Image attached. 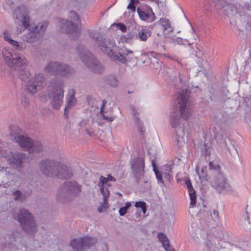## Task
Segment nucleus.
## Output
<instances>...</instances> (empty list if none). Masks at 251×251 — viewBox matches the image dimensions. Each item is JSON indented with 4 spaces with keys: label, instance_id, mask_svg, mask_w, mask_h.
<instances>
[{
    "label": "nucleus",
    "instance_id": "obj_1",
    "mask_svg": "<svg viewBox=\"0 0 251 251\" xmlns=\"http://www.w3.org/2000/svg\"><path fill=\"white\" fill-rule=\"evenodd\" d=\"M1 54L7 67L17 71L20 79L25 82V87L26 92L33 94L44 87L45 79L43 74H36L34 77H30L31 74L26 69L27 60L25 56L14 53L9 47L3 48L1 50Z\"/></svg>",
    "mask_w": 251,
    "mask_h": 251
},
{
    "label": "nucleus",
    "instance_id": "obj_2",
    "mask_svg": "<svg viewBox=\"0 0 251 251\" xmlns=\"http://www.w3.org/2000/svg\"><path fill=\"white\" fill-rule=\"evenodd\" d=\"M13 17L15 19V22L19 24V25L20 24H21V26L17 28V34L22 33L29 27V32L24 34L22 37L24 41L28 43L37 41L45 32L48 26V23L44 21L39 23L34 27H29L30 19L29 10L24 5H21L14 10Z\"/></svg>",
    "mask_w": 251,
    "mask_h": 251
},
{
    "label": "nucleus",
    "instance_id": "obj_3",
    "mask_svg": "<svg viewBox=\"0 0 251 251\" xmlns=\"http://www.w3.org/2000/svg\"><path fill=\"white\" fill-rule=\"evenodd\" d=\"M175 103L176 107L179 109V114H172L170 123L176 133L177 141L179 142V138H182L185 133L189 130L191 125L189 119L192 115V110L187 95L183 94V91L177 96Z\"/></svg>",
    "mask_w": 251,
    "mask_h": 251
},
{
    "label": "nucleus",
    "instance_id": "obj_4",
    "mask_svg": "<svg viewBox=\"0 0 251 251\" xmlns=\"http://www.w3.org/2000/svg\"><path fill=\"white\" fill-rule=\"evenodd\" d=\"M12 140L17 143L25 151L37 153L43 150V146L38 141L33 140L21 133V129L17 126L10 127Z\"/></svg>",
    "mask_w": 251,
    "mask_h": 251
},
{
    "label": "nucleus",
    "instance_id": "obj_5",
    "mask_svg": "<svg viewBox=\"0 0 251 251\" xmlns=\"http://www.w3.org/2000/svg\"><path fill=\"white\" fill-rule=\"evenodd\" d=\"M81 192V186L75 181H68L58 189L56 198L61 203L68 202L71 197L76 196Z\"/></svg>",
    "mask_w": 251,
    "mask_h": 251
},
{
    "label": "nucleus",
    "instance_id": "obj_6",
    "mask_svg": "<svg viewBox=\"0 0 251 251\" xmlns=\"http://www.w3.org/2000/svg\"><path fill=\"white\" fill-rule=\"evenodd\" d=\"M97 42L100 50L105 52L111 59L118 61L123 64L126 62L127 60L124 55L113 51V48L116 44L112 38L107 37L98 38Z\"/></svg>",
    "mask_w": 251,
    "mask_h": 251
},
{
    "label": "nucleus",
    "instance_id": "obj_7",
    "mask_svg": "<svg viewBox=\"0 0 251 251\" xmlns=\"http://www.w3.org/2000/svg\"><path fill=\"white\" fill-rule=\"evenodd\" d=\"M52 88L49 94L51 107L54 109H59L63 102V82L62 80L54 79L50 82Z\"/></svg>",
    "mask_w": 251,
    "mask_h": 251
},
{
    "label": "nucleus",
    "instance_id": "obj_8",
    "mask_svg": "<svg viewBox=\"0 0 251 251\" xmlns=\"http://www.w3.org/2000/svg\"><path fill=\"white\" fill-rule=\"evenodd\" d=\"M76 50L82 61L88 68L98 73L103 71L102 64L95 58L91 53L86 50L83 46H78Z\"/></svg>",
    "mask_w": 251,
    "mask_h": 251
},
{
    "label": "nucleus",
    "instance_id": "obj_9",
    "mask_svg": "<svg viewBox=\"0 0 251 251\" xmlns=\"http://www.w3.org/2000/svg\"><path fill=\"white\" fill-rule=\"evenodd\" d=\"M17 220L26 232L32 234L36 231L35 221L28 210L24 208L20 209L18 214Z\"/></svg>",
    "mask_w": 251,
    "mask_h": 251
},
{
    "label": "nucleus",
    "instance_id": "obj_10",
    "mask_svg": "<svg viewBox=\"0 0 251 251\" xmlns=\"http://www.w3.org/2000/svg\"><path fill=\"white\" fill-rule=\"evenodd\" d=\"M211 185L220 193L231 192L233 189L228 183L227 179L221 172H218L211 182Z\"/></svg>",
    "mask_w": 251,
    "mask_h": 251
},
{
    "label": "nucleus",
    "instance_id": "obj_11",
    "mask_svg": "<svg viewBox=\"0 0 251 251\" xmlns=\"http://www.w3.org/2000/svg\"><path fill=\"white\" fill-rule=\"evenodd\" d=\"M59 162L52 159H45L39 163V168L41 172L49 177H54L58 173Z\"/></svg>",
    "mask_w": 251,
    "mask_h": 251
},
{
    "label": "nucleus",
    "instance_id": "obj_12",
    "mask_svg": "<svg viewBox=\"0 0 251 251\" xmlns=\"http://www.w3.org/2000/svg\"><path fill=\"white\" fill-rule=\"evenodd\" d=\"M96 242L95 238L84 236L74 239L70 242V246L76 251H81L93 246Z\"/></svg>",
    "mask_w": 251,
    "mask_h": 251
},
{
    "label": "nucleus",
    "instance_id": "obj_13",
    "mask_svg": "<svg viewBox=\"0 0 251 251\" xmlns=\"http://www.w3.org/2000/svg\"><path fill=\"white\" fill-rule=\"evenodd\" d=\"M145 161L143 157L134 158L131 162V168L137 183L144 176Z\"/></svg>",
    "mask_w": 251,
    "mask_h": 251
},
{
    "label": "nucleus",
    "instance_id": "obj_14",
    "mask_svg": "<svg viewBox=\"0 0 251 251\" xmlns=\"http://www.w3.org/2000/svg\"><path fill=\"white\" fill-rule=\"evenodd\" d=\"M137 13L141 21L147 23H152L156 19V17L152 9L148 5L138 6Z\"/></svg>",
    "mask_w": 251,
    "mask_h": 251
},
{
    "label": "nucleus",
    "instance_id": "obj_15",
    "mask_svg": "<svg viewBox=\"0 0 251 251\" xmlns=\"http://www.w3.org/2000/svg\"><path fill=\"white\" fill-rule=\"evenodd\" d=\"M25 159V154L19 151L10 152L7 156L8 163L17 169L23 168Z\"/></svg>",
    "mask_w": 251,
    "mask_h": 251
},
{
    "label": "nucleus",
    "instance_id": "obj_16",
    "mask_svg": "<svg viewBox=\"0 0 251 251\" xmlns=\"http://www.w3.org/2000/svg\"><path fill=\"white\" fill-rule=\"evenodd\" d=\"M60 26L62 28H65L68 34H72L74 38L77 37L80 34V29L72 21L65 19L59 20Z\"/></svg>",
    "mask_w": 251,
    "mask_h": 251
},
{
    "label": "nucleus",
    "instance_id": "obj_17",
    "mask_svg": "<svg viewBox=\"0 0 251 251\" xmlns=\"http://www.w3.org/2000/svg\"><path fill=\"white\" fill-rule=\"evenodd\" d=\"M58 173L55 176H58L62 178L68 179L71 177L72 173L71 169L67 166L59 162Z\"/></svg>",
    "mask_w": 251,
    "mask_h": 251
},
{
    "label": "nucleus",
    "instance_id": "obj_18",
    "mask_svg": "<svg viewBox=\"0 0 251 251\" xmlns=\"http://www.w3.org/2000/svg\"><path fill=\"white\" fill-rule=\"evenodd\" d=\"M21 239V234L17 232H13L5 236V240L9 244V250L11 251L12 249H15L14 242H16Z\"/></svg>",
    "mask_w": 251,
    "mask_h": 251
},
{
    "label": "nucleus",
    "instance_id": "obj_19",
    "mask_svg": "<svg viewBox=\"0 0 251 251\" xmlns=\"http://www.w3.org/2000/svg\"><path fill=\"white\" fill-rule=\"evenodd\" d=\"M75 92L73 89L72 92H69L67 97L66 105L64 108V114L67 115V114L69 110V109L74 106L76 103V100L75 97Z\"/></svg>",
    "mask_w": 251,
    "mask_h": 251
},
{
    "label": "nucleus",
    "instance_id": "obj_20",
    "mask_svg": "<svg viewBox=\"0 0 251 251\" xmlns=\"http://www.w3.org/2000/svg\"><path fill=\"white\" fill-rule=\"evenodd\" d=\"M74 70L70 66L64 63H59L57 75L68 76L74 73Z\"/></svg>",
    "mask_w": 251,
    "mask_h": 251
},
{
    "label": "nucleus",
    "instance_id": "obj_21",
    "mask_svg": "<svg viewBox=\"0 0 251 251\" xmlns=\"http://www.w3.org/2000/svg\"><path fill=\"white\" fill-rule=\"evenodd\" d=\"M158 237L166 251H175L170 246L168 237L163 233H159Z\"/></svg>",
    "mask_w": 251,
    "mask_h": 251
},
{
    "label": "nucleus",
    "instance_id": "obj_22",
    "mask_svg": "<svg viewBox=\"0 0 251 251\" xmlns=\"http://www.w3.org/2000/svg\"><path fill=\"white\" fill-rule=\"evenodd\" d=\"M59 62H50L44 67V71L48 73L57 75Z\"/></svg>",
    "mask_w": 251,
    "mask_h": 251
},
{
    "label": "nucleus",
    "instance_id": "obj_23",
    "mask_svg": "<svg viewBox=\"0 0 251 251\" xmlns=\"http://www.w3.org/2000/svg\"><path fill=\"white\" fill-rule=\"evenodd\" d=\"M9 44L13 47V49L11 48L14 53H16L20 55L19 53L17 52V51H22L26 47L25 44L21 42H18L16 40H10ZM10 49V48H9Z\"/></svg>",
    "mask_w": 251,
    "mask_h": 251
},
{
    "label": "nucleus",
    "instance_id": "obj_24",
    "mask_svg": "<svg viewBox=\"0 0 251 251\" xmlns=\"http://www.w3.org/2000/svg\"><path fill=\"white\" fill-rule=\"evenodd\" d=\"M151 35V31L148 28H142L140 29L137 35L139 39L142 41H146L148 37Z\"/></svg>",
    "mask_w": 251,
    "mask_h": 251
},
{
    "label": "nucleus",
    "instance_id": "obj_25",
    "mask_svg": "<svg viewBox=\"0 0 251 251\" xmlns=\"http://www.w3.org/2000/svg\"><path fill=\"white\" fill-rule=\"evenodd\" d=\"M105 101L103 100L100 106V113L103 119L107 122H112L113 120V117L111 113L104 111Z\"/></svg>",
    "mask_w": 251,
    "mask_h": 251
},
{
    "label": "nucleus",
    "instance_id": "obj_26",
    "mask_svg": "<svg viewBox=\"0 0 251 251\" xmlns=\"http://www.w3.org/2000/svg\"><path fill=\"white\" fill-rule=\"evenodd\" d=\"M159 22L163 27L164 30H169L170 31H173V28L171 27V24L168 19L162 18L159 20Z\"/></svg>",
    "mask_w": 251,
    "mask_h": 251
},
{
    "label": "nucleus",
    "instance_id": "obj_27",
    "mask_svg": "<svg viewBox=\"0 0 251 251\" xmlns=\"http://www.w3.org/2000/svg\"><path fill=\"white\" fill-rule=\"evenodd\" d=\"M100 192L103 196V204L101 206L102 207H104V208H106V207L105 206V204L107 203V200L109 198V192L107 188L105 187L104 186H100Z\"/></svg>",
    "mask_w": 251,
    "mask_h": 251
},
{
    "label": "nucleus",
    "instance_id": "obj_28",
    "mask_svg": "<svg viewBox=\"0 0 251 251\" xmlns=\"http://www.w3.org/2000/svg\"><path fill=\"white\" fill-rule=\"evenodd\" d=\"M107 83L108 85L113 87H116L119 84V81L115 75H109L107 79Z\"/></svg>",
    "mask_w": 251,
    "mask_h": 251
},
{
    "label": "nucleus",
    "instance_id": "obj_29",
    "mask_svg": "<svg viewBox=\"0 0 251 251\" xmlns=\"http://www.w3.org/2000/svg\"><path fill=\"white\" fill-rule=\"evenodd\" d=\"M151 164L153 167V171L154 172L156 178L162 184L164 183V181L162 176L161 174L158 171L156 166V162L155 160L153 159L151 160Z\"/></svg>",
    "mask_w": 251,
    "mask_h": 251
},
{
    "label": "nucleus",
    "instance_id": "obj_30",
    "mask_svg": "<svg viewBox=\"0 0 251 251\" xmlns=\"http://www.w3.org/2000/svg\"><path fill=\"white\" fill-rule=\"evenodd\" d=\"M14 200L17 201H24L26 197L25 194L22 193L19 190H16L13 193Z\"/></svg>",
    "mask_w": 251,
    "mask_h": 251
},
{
    "label": "nucleus",
    "instance_id": "obj_31",
    "mask_svg": "<svg viewBox=\"0 0 251 251\" xmlns=\"http://www.w3.org/2000/svg\"><path fill=\"white\" fill-rule=\"evenodd\" d=\"M189 192L190 198V205L193 207L196 204V198L197 195L196 194V191L194 189H191Z\"/></svg>",
    "mask_w": 251,
    "mask_h": 251
},
{
    "label": "nucleus",
    "instance_id": "obj_32",
    "mask_svg": "<svg viewBox=\"0 0 251 251\" xmlns=\"http://www.w3.org/2000/svg\"><path fill=\"white\" fill-rule=\"evenodd\" d=\"M134 206L136 207L141 208L144 214L146 213L147 207L145 202L141 201H137L135 202Z\"/></svg>",
    "mask_w": 251,
    "mask_h": 251
},
{
    "label": "nucleus",
    "instance_id": "obj_33",
    "mask_svg": "<svg viewBox=\"0 0 251 251\" xmlns=\"http://www.w3.org/2000/svg\"><path fill=\"white\" fill-rule=\"evenodd\" d=\"M92 123L93 121L91 118L87 120H83L81 121L80 123V125L81 126L87 128L88 127L90 126Z\"/></svg>",
    "mask_w": 251,
    "mask_h": 251
},
{
    "label": "nucleus",
    "instance_id": "obj_34",
    "mask_svg": "<svg viewBox=\"0 0 251 251\" xmlns=\"http://www.w3.org/2000/svg\"><path fill=\"white\" fill-rule=\"evenodd\" d=\"M135 123L136 125H138V127L140 129V132L141 135H143L145 132L143 124L140 122V120L137 117L135 119Z\"/></svg>",
    "mask_w": 251,
    "mask_h": 251
},
{
    "label": "nucleus",
    "instance_id": "obj_35",
    "mask_svg": "<svg viewBox=\"0 0 251 251\" xmlns=\"http://www.w3.org/2000/svg\"><path fill=\"white\" fill-rule=\"evenodd\" d=\"M127 8L131 10L133 12L135 11L136 4L135 3V0H130V2L128 4Z\"/></svg>",
    "mask_w": 251,
    "mask_h": 251
},
{
    "label": "nucleus",
    "instance_id": "obj_36",
    "mask_svg": "<svg viewBox=\"0 0 251 251\" xmlns=\"http://www.w3.org/2000/svg\"><path fill=\"white\" fill-rule=\"evenodd\" d=\"M69 17L74 21L79 20V16L77 14L76 12L74 11H71L70 12Z\"/></svg>",
    "mask_w": 251,
    "mask_h": 251
},
{
    "label": "nucleus",
    "instance_id": "obj_37",
    "mask_svg": "<svg viewBox=\"0 0 251 251\" xmlns=\"http://www.w3.org/2000/svg\"><path fill=\"white\" fill-rule=\"evenodd\" d=\"M21 103L25 107H27L29 104V100L26 97H23L21 98Z\"/></svg>",
    "mask_w": 251,
    "mask_h": 251
},
{
    "label": "nucleus",
    "instance_id": "obj_38",
    "mask_svg": "<svg viewBox=\"0 0 251 251\" xmlns=\"http://www.w3.org/2000/svg\"><path fill=\"white\" fill-rule=\"evenodd\" d=\"M107 177H104L102 176H101L100 178V181L98 185L99 187L104 186V184H107Z\"/></svg>",
    "mask_w": 251,
    "mask_h": 251
},
{
    "label": "nucleus",
    "instance_id": "obj_39",
    "mask_svg": "<svg viewBox=\"0 0 251 251\" xmlns=\"http://www.w3.org/2000/svg\"><path fill=\"white\" fill-rule=\"evenodd\" d=\"M206 169H207V167L206 166H203L201 168V175H200V174L198 173V169L197 168L196 169V171L197 172V174L199 175L200 177H201V176L203 177H204L205 176H206Z\"/></svg>",
    "mask_w": 251,
    "mask_h": 251
},
{
    "label": "nucleus",
    "instance_id": "obj_40",
    "mask_svg": "<svg viewBox=\"0 0 251 251\" xmlns=\"http://www.w3.org/2000/svg\"><path fill=\"white\" fill-rule=\"evenodd\" d=\"M3 38L5 41H7L9 43L10 42V40H12V39L10 37V34H8L7 31H5L3 33Z\"/></svg>",
    "mask_w": 251,
    "mask_h": 251
},
{
    "label": "nucleus",
    "instance_id": "obj_41",
    "mask_svg": "<svg viewBox=\"0 0 251 251\" xmlns=\"http://www.w3.org/2000/svg\"><path fill=\"white\" fill-rule=\"evenodd\" d=\"M175 42L178 45L185 44L188 42L186 40H183L182 38L178 37L176 39Z\"/></svg>",
    "mask_w": 251,
    "mask_h": 251
},
{
    "label": "nucleus",
    "instance_id": "obj_42",
    "mask_svg": "<svg viewBox=\"0 0 251 251\" xmlns=\"http://www.w3.org/2000/svg\"><path fill=\"white\" fill-rule=\"evenodd\" d=\"M116 26L123 32H125L126 30V26L122 23H118L117 24Z\"/></svg>",
    "mask_w": 251,
    "mask_h": 251
},
{
    "label": "nucleus",
    "instance_id": "obj_43",
    "mask_svg": "<svg viewBox=\"0 0 251 251\" xmlns=\"http://www.w3.org/2000/svg\"><path fill=\"white\" fill-rule=\"evenodd\" d=\"M163 176H164L165 179L169 182H171V180L173 179L172 176L170 174V173H169L168 172H164L163 173Z\"/></svg>",
    "mask_w": 251,
    "mask_h": 251
},
{
    "label": "nucleus",
    "instance_id": "obj_44",
    "mask_svg": "<svg viewBox=\"0 0 251 251\" xmlns=\"http://www.w3.org/2000/svg\"><path fill=\"white\" fill-rule=\"evenodd\" d=\"M185 184L187 185L188 191L191 190V189H194L193 188V186H192V183H191V180H190V179L187 178L185 180Z\"/></svg>",
    "mask_w": 251,
    "mask_h": 251
},
{
    "label": "nucleus",
    "instance_id": "obj_45",
    "mask_svg": "<svg viewBox=\"0 0 251 251\" xmlns=\"http://www.w3.org/2000/svg\"><path fill=\"white\" fill-rule=\"evenodd\" d=\"M163 169L165 171V172H168L170 173L172 172L173 168L172 166L167 164L163 167Z\"/></svg>",
    "mask_w": 251,
    "mask_h": 251
},
{
    "label": "nucleus",
    "instance_id": "obj_46",
    "mask_svg": "<svg viewBox=\"0 0 251 251\" xmlns=\"http://www.w3.org/2000/svg\"><path fill=\"white\" fill-rule=\"evenodd\" d=\"M209 165L210 169L218 170L219 169V166L216 164H214L212 162H210Z\"/></svg>",
    "mask_w": 251,
    "mask_h": 251
},
{
    "label": "nucleus",
    "instance_id": "obj_47",
    "mask_svg": "<svg viewBox=\"0 0 251 251\" xmlns=\"http://www.w3.org/2000/svg\"><path fill=\"white\" fill-rule=\"evenodd\" d=\"M127 212V210L124 207H121L119 210V214L121 216H124Z\"/></svg>",
    "mask_w": 251,
    "mask_h": 251
},
{
    "label": "nucleus",
    "instance_id": "obj_48",
    "mask_svg": "<svg viewBox=\"0 0 251 251\" xmlns=\"http://www.w3.org/2000/svg\"><path fill=\"white\" fill-rule=\"evenodd\" d=\"M18 0H4L5 2L8 5L11 6L15 4Z\"/></svg>",
    "mask_w": 251,
    "mask_h": 251
},
{
    "label": "nucleus",
    "instance_id": "obj_49",
    "mask_svg": "<svg viewBox=\"0 0 251 251\" xmlns=\"http://www.w3.org/2000/svg\"><path fill=\"white\" fill-rule=\"evenodd\" d=\"M213 214L215 217V218L213 219L214 220H219V212H218V210H214L213 211Z\"/></svg>",
    "mask_w": 251,
    "mask_h": 251
},
{
    "label": "nucleus",
    "instance_id": "obj_50",
    "mask_svg": "<svg viewBox=\"0 0 251 251\" xmlns=\"http://www.w3.org/2000/svg\"><path fill=\"white\" fill-rule=\"evenodd\" d=\"M5 175L9 178L10 176L13 175L12 172H11L9 169H6L4 171Z\"/></svg>",
    "mask_w": 251,
    "mask_h": 251
},
{
    "label": "nucleus",
    "instance_id": "obj_51",
    "mask_svg": "<svg viewBox=\"0 0 251 251\" xmlns=\"http://www.w3.org/2000/svg\"><path fill=\"white\" fill-rule=\"evenodd\" d=\"M129 109L131 110L132 115L134 116H136L137 115V111L135 109L134 107L132 105H130L129 106Z\"/></svg>",
    "mask_w": 251,
    "mask_h": 251
},
{
    "label": "nucleus",
    "instance_id": "obj_52",
    "mask_svg": "<svg viewBox=\"0 0 251 251\" xmlns=\"http://www.w3.org/2000/svg\"><path fill=\"white\" fill-rule=\"evenodd\" d=\"M12 180L14 181L15 183H21L22 182V178L21 177H17Z\"/></svg>",
    "mask_w": 251,
    "mask_h": 251
},
{
    "label": "nucleus",
    "instance_id": "obj_53",
    "mask_svg": "<svg viewBox=\"0 0 251 251\" xmlns=\"http://www.w3.org/2000/svg\"><path fill=\"white\" fill-rule=\"evenodd\" d=\"M134 215H135V217L136 218H138V219L140 218L142 216L140 211H137L135 213Z\"/></svg>",
    "mask_w": 251,
    "mask_h": 251
},
{
    "label": "nucleus",
    "instance_id": "obj_54",
    "mask_svg": "<svg viewBox=\"0 0 251 251\" xmlns=\"http://www.w3.org/2000/svg\"><path fill=\"white\" fill-rule=\"evenodd\" d=\"M107 179H108V181H116V179L115 178H114V177L110 175H109L107 176Z\"/></svg>",
    "mask_w": 251,
    "mask_h": 251
},
{
    "label": "nucleus",
    "instance_id": "obj_55",
    "mask_svg": "<svg viewBox=\"0 0 251 251\" xmlns=\"http://www.w3.org/2000/svg\"><path fill=\"white\" fill-rule=\"evenodd\" d=\"M126 55H128V54H132V51L130 50H128L127 49H126L125 50L124 52H123Z\"/></svg>",
    "mask_w": 251,
    "mask_h": 251
},
{
    "label": "nucleus",
    "instance_id": "obj_56",
    "mask_svg": "<svg viewBox=\"0 0 251 251\" xmlns=\"http://www.w3.org/2000/svg\"><path fill=\"white\" fill-rule=\"evenodd\" d=\"M131 203L129 202H127L126 203L125 206L124 207H125L126 210H127V209L129 208L131 206Z\"/></svg>",
    "mask_w": 251,
    "mask_h": 251
},
{
    "label": "nucleus",
    "instance_id": "obj_57",
    "mask_svg": "<svg viewBox=\"0 0 251 251\" xmlns=\"http://www.w3.org/2000/svg\"><path fill=\"white\" fill-rule=\"evenodd\" d=\"M141 0H135V3L136 4V5L139 4L140 3V1H141Z\"/></svg>",
    "mask_w": 251,
    "mask_h": 251
},
{
    "label": "nucleus",
    "instance_id": "obj_58",
    "mask_svg": "<svg viewBox=\"0 0 251 251\" xmlns=\"http://www.w3.org/2000/svg\"><path fill=\"white\" fill-rule=\"evenodd\" d=\"M164 55L165 56V57H169V58H170L172 59V57L171 56H170L169 55H167L166 54H164Z\"/></svg>",
    "mask_w": 251,
    "mask_h": 251
},
{
    "label": "nucleus",
    "instance_id": "obj_59",
    "mask_svg": "<svg viewBox=\"0 0 251 251\" xmlns=\"http://www.w3.org/2000/svg\"><path fill=\"white\" fill-rule=\"evenodd\" d=\"M98 211H99V212H101V209L100 208H98Z\"/></svg>",
    "mask_w": 251,
    "mask_h": 251
},
{
    "label": "nucleus",
    "instance_id": "obj_60",
    "mask_svg": "<svg viewBox=\"0 0 251 251\" xmlns=\"http://www.w3.org/2000/svg\"><path fill=\"white\" fill-rule=\"evenodd\" d=\"M90 36H91V38H94V36H91V35H90Z\"/></svg>",
    "mask_w": 251,
    "mask_h": 251
},
{
    "label": "nucleus",
    "instance_id": "obj_61",
    "mask_svg": "<svg viewBox=\"0 0 251 251\" xmlns=\"http://www.w3.org/2000/svg\"><path fill=\"white\" fill-rule=\"evenodd\" d=\"M90 36H91V38H94V36H91V35H90Z\"/></svg>",
    "mask_w": 251,
    "mask_h": 251
},
{
    "label": "nucleus",
    "instance_id": "obj_62",
    "mask_svg": "<svg viewBox=\"0 0 251 251\" xmlns=\"http://www.w3.org/2000/svg\"><path fill=\"white\" fill-rule=\"evenodd\" d=\"M90 36H91V38H94V36H91V35H90Z\"/></svg>",
    "mask_w": 251,
    "mask_h": 251
},
{
    "label": "nucleus",
    "instance_id": "obj_63",
    "mask_svg": "<svg viewBox=\"0 0 251 251\" xmlns=\"http://www.w3.org/2000/svg\"><path fill=\"white\" fill-rule=\"evenodd\" d=\"M207 221H208V222H210V220H209V219H208Z\"/></svg>",
    "mask_w": 251,
    "mask_h": 251
}]
</instances>
